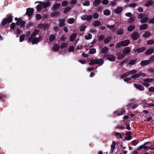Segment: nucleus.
Wrapping results in <instances>:
<instances>
[{
    "mask_svg": "<svg viewBox=\"0 0 154 154\" xmlns=\"http://www.w3.org/2000/svg\"><path fill=\"white\" fill-rule=\"evenodd\" d=\"M130 41L128 40H125L119 42L117 43L115 47L116 48H118L121 46H126L130 43Z\"/></svg>",
    "mask_w": 154,
    "mask_h": 154,
    "instance_id": "nucleus-1",
    "label": "nucleus"
},
{
    "mask_svg": "<svg viewBox=\"0 0 154 154\" xmlns=\"http://www.w3.org/2000/svg\"><path fill=\"white\" fill-rule=\"evenodd\" d=\"M15 20L17 21L16 24L17 25H20V28H22L23 27H24L25 24H26V22L24 21H23L21 18H15Z\"/></svg>",
    "mask_w": 154,
    "mask_h": 154,
    "instance_id": "nucleus-2",
    "label": "nucleus"
},
{
    "mask_svg": "<svg viewBox=\"0 0 154 154\" xmlns=\"http://www.w3.org/2000/svg\"><path fill=\"white\" fill-rule=\"evenodd\" d=\"M34 11V9L33 8H28L26 9V12L24 15H27L28 17H30L33 14Z\"/></svg>",
    "mask_w": 154,
    "mask_h": 154,
    "instance_id": "nucleus-3",
    "label": "nucleus"
},
{
    "mask_svg": "<svg viewBox=\"0 0 154 154\" xmlns=\"http://www.w3.org/2000/svg\"><path fill=\"white\" fill-rule=\"evenodd\" d=\"M92 18V16L91 15H87L85 14L82 15L81 17V19L82 20H87V21H90Z\"/></svg>",
    "mask_w": 154,
    "mask_h": 154,
    "instance_id": "nucleus-4",
    "label": "nucleus"
},
{
    "mask_svg": "<svg viewBox=\"0 0 154 154\" xmlns=\"http://www.w3.org/2000/svg\"><path fill=\"white\" fill-rule=\"evenodd\" d=\"M42 38L41 36H39L38 38L35 37L32 39V43L33 45L37 44L42 40Z\"/></svg>",
    "mask_w": 154,
    "mask_h": 154,
    "instance_id": "nucleus-5",
    "label": "nucleus"
},
{
    "mask_svg": "<svg viewBox=\"0 0 154 154\" xmlns=\"http://www.w3.org/2000/svg\"><path fill=\"white\" fill-rule=\"evenodd\" d=\"M49 27L47 23H40L38 25L39 29L43 28L44 30H47Z\"/></svg>",
    "mask_w": 154,
    "mask_h": 154,
    "instance_id": "nucleus-6",
    "label": "nucleus"
},
{
    "mask_svg": "<svg viewBox=\"0 0 154 154\" xmlns=\"http://www.w3.org/2000/svg\"><path fill=\"white\" fill-rule=\"evenodd\" d=\"M139 37V34L137 32L133 33L131 34V38L133 40H135L137 39Z\"/></svg>",
    "mask_w": 154,
    "mask_h": 154,
    "instance_id": "nucleus-7",
    "label": "nucleus"
},
{
    "mask_svg": "<svg viewBox=\"0 0 154 154\" xmlns=\"http://www.w3.org/2000/svg\"><path fill=\"white\" fill-rule=\"evenodd\" d=\"M116 55L117 56L118 59L121 60L123 59L125 57L124 53H122L121 52H119L116 54Z\"/></svg>",
    "mask_w": 154,
    "mask_h": 154,
    "instance_id": "nucleus-8",
    "label": "nucleus"
},
{
    "mask_svg": "<svg viewBox=\"0 0 154 154\" xmlns=\"http://www.w3.org/2000/svg\"><path fill=\"white\" fill-rule=\"evenodd\" d=\"M36 3H38L39 4L37 5L36 6V10L38 11H40L42 9L43 7L42 2L41 1H37Z\"/></svg>",
    "mask_w": 154,
    "mask_h": 154,
    "instance_id": "nucleus-9",
    "label": "nucleus"
},
{
    "mask_svg": "<svg viewBox=\"0 0 154 154\" xmlns=\"http://www.w3.org/2000/svg\"><path fill=\"white\" fill-rule=\"evenodd\" d=\"M123 109H122L121 110H118L115 111L114 113L115 114H116L117 116H120L124 114L125 113V111L124 110H123Z\"/></svg>",
    "mask_w": 154,
    "mask_h": 154,
    "instance_id": "nucleus-10",
    "label": "nucleus"
},
{
    "mask_svg": "<svg viewBox=\"0 0 154 154\" xmlns=\"http://www.w3.org/2000/svg\"><path fill=\"white\" fill-rule=\"evenodd\" d=\"M134 86L136 88L140 91H143L144 90V87L140 84L134 83Z\"/></svg>",
    "mask_w": 154,
    "mask_h": 154,
    "instance_id": "nucleus-11",
    "label": "nucleus"
},
{
    "mask_svg": "<svg viewBox=\"0 0 154 154\" xmlns=\"http://www.w3.org/2000/svg\"><path fill=\"white\" fill-rule=\"evenodd\" d=\"M7 17L5 18L8 23H10L12 22L13 17L11 14H9L7 15Z\"/></svg>",
    "mask_w": 154,
    "mask_h": 154,
    "instance_id": "nucleus-12",
    "label": "nucleus"
},
{
    "mask_svg": "<svg viewBox=\"0 0 154 154\" xmlns=\"http://www.w3.org/2000/svg\"><path fill=\"white\" fill-rule=\"evenodd\" d=\"M65 19H61L59 20V26L61 28L65 25Z\"/></svg>",
    "mask_w": 154,
    "mask_h": 154,
    "instance_id": "nucleus-13",
    "label": "nucleus"
},
{
    "mask_svg": "<svg viewBox=\"0 0 154 154\" xmlns=\"http://www.w3.org/2000/svg\"><path fill=\"white\" fill-rule=\"evenodd\" d=\"M131 50L129 47H126L123 49L122 51L124 54H127L130 52Z\"/></svg>",
    "mask_w": 154,
    "mask_h": 154,
    "instance_id": "nucleus-14",
    "label": "nucleus"
},
{
    "mask_svg": "<svg viewBox=\"0 0 154 154\" xmlns=\"http://www.w3.org/2000/svg\"><path fill=\"white\" fill-rule=\"evenodd\" d=\"M146 49L145 47H141L138 48L136 49L135 51L136 52L137 51L138 53H140L146 50Z\"/></svg>",
    "mask_w": 154,
    "mask_h": 154,
    "instance_id": "nucleus-15",
    "label": "nucleus"
},
{
    "mask_svg": "<svg viewBox=\"0 0 154 154\" xmlns=\"http://www.w3.org/2000/svg\"><path fill=\"white\" fill-rule=\"evenodd\" d=\"M61 6V4L58 3H55L52 7V9L53 10H57Z\"/></svg>",
    "mask_w": 154,
    "mask_h": 154,
    "instance_id": "nucleus-16",
    "label": "nucleus"
},
{
    "mask_svg": "<svg viewBox=\"0 0 154 154\" xmlns=\"http://www.w3.org/2000/svg\"><path fill=\"white\" fill-rule=\"evenodd\" d=\"M51 4L50 1H47L46 2H42V4L44 8H45L48 7Z\"/></svg>",
    "mask_w": 154,
    "mask_h": 154,
    "instance_id": "nucleus-17",
    "label": "nucleus"
},
{
    "mask_svg": "<svg viewBox=\"0 0 154 154\" xmlns=\"http://www.w3.org/2000/svg\"><path fill=\"white\" fill-rule=\"evenodd\" d=\"M149 63V60H144L142 61L140 63V65L141 66H144L148 65Z\"/></svg>",
    "mask_w": 154,
    "mask_h": 154,
    "instance_id": "nucleus-18",
    "label": "nucleus"
},
{
    "mask_svg": "<svg viewBox=\"0 0 154 154\" xmlns=\"http://www.w3.org/2000/svg\"><path fill=\"white\" fill-rule=\"evenodd\" d=\"M96 64H99L100 66H101L104 63L103 60L101 59H96Z\"/></svg>",
    "mask_w": 154,
    "mask_h": 154,
    "instance_id": "nucleus-19",
    "label": "nucleus"
},
{
    "mask_svg": "<svg viewBox=\"0 0 154 154\" xmlns=\"http://www.w3.org/2000/svg\"><path fill=\"white\" fill-rule=\"evenodd\" d=\"M123 10L122 7H118L115 9L114 12L116 14H119L121 13Z\"/></svg>",
    "mask_w": 154,
    "mask_h": 154,
    "instance_id": "nucleus-20",
    "label": "nucleus"
},
{
    "mask_svg": "<svg viewBox=\"0 0 154 154\" xmlns=\"http://www.w3.org/2000/svg\"><path fill=\"white\" fill-rule=\"evenodd\" d=\"M107 59L110 61H114L116 59V57L113 55H110L108 56Z\"/></svg>",
    "mask_w": 154,
    "mask_h": 154,
    "instance_id": "nucleus-21",
    "label": "nucleus"
},
{
    "mask_svg": "<svg viewBox=\"0 0 154 154\" xmlns=\"http://www.w3.org/2000/svg\"><path fill=\"white\" fill-rule=\"evenodd\" d=\"M154 49L152 48H149L147 49L145 52V54L146 55H150L152 54L154 52Z\"/></svg>",
    "mask_w": 154,
    "mask_h": 154,
    "instance_id": "nucleus-22",
    "label": "nucleus"
},
{
    "mask_svg": "<svg viewBox=\"0 0 154 154\" xmlns=\"http://www.w3.org/2000/svg\"><path fill=\"white\" fill-rule=\"evenodd\" d=\"M53 51L57 52L59 50V45L57 44H55L53 47Z\"/></svg>",
    "mask_w": 154,
    "mask_h": 154,
    "instance_id": "nucleus-23",
    "label": "nucleus"
},
{
    "mask_svg": "<svg viewBox=\"0 0 154 154\" xmlns=\"http://www.w3.org/2000/svg\"><path fill=\"white\" fill-rule=\"evenodd\" d=\"M152 35L151 33L148 31H146L144 33L143 35V36L145 38H147L148 37L151 36Z\"/></svg>",
    "mask_w": 154,
    "mask_h": 154,
    "instance_id": "nucleus-24",
    "label": "nucleus"
},
{
    "mask_svg": "<svg viewBox=\"0 0 154 154\" xmlns=\"http://www.w3.org/2000/svg\"><path fill=\"white\" fill-rule=\"evenodd\" d=\"M153 3V2L152 0H147L146 2L145 6L147 7L150 6L152 5Z\"/></svg>",
    "mask_w": 154,
    "mask_h": 154,
    "instance_id": "nucleus-25",
    "label": "nucleus"
},
{
    "mask_svg": "<svg viewBox=\"0 0 154 154\" xmlns=\"http://www.w3.org/2000/svg\"><path fill=\"white\" fill-rule=\"evenodd\" d=\"M135 28V26L134 25L131 24L129 26L127 29V30L128 31H131L134 30Z\"/></svg>",
    "mask_w": 154,
    "mask_h": 154,
    "instance_id": "nucleus-26",
    "label": "nucleus"
},
{
    "mask_svg": "<svg viewBox=\"0 0 154 154\" xmlns=\"http://www.w3.org/2000/svg\"><path fill=\"white\" fill-rule=\"evenodd\" d=\"M76 33H74L72 34L70 36L69 39L70 41V42H72L74 41L76 37Z\"/></svg>",
    "mask_w": 154,
    "mask_h": 154,
    "instance_id": "nucleus-27",
    "label": "nucleus"
},
{
    "mask_svg": "<svg viewBox=\"0 0 154 154\" xmlns=\"http://www.w3.org/2000/svg\"><path fill=\"white\" fill-rule=\"evenodd\" d=\"M92 24L94 26H100L101 25V23L100 21L96 20L93 21Z\"/></svg>",
    "mask_w": 154,
    "mask_h": 154,
    "instance_id": "nucleus-28",
    "label": "nucleus"
},
{
    "mask_svg": "<svg viewBox=\"0 0 154 154\" xmlns=\"http://www.w3.org/2000/svg\"><path fill=\"white\" fill-rule=\"evenodd\" d=\"M92 35L89 33H87L85 36V39L89 40L92 38Z\"/></svg>",
    "mask_w": 154,
    "mask_h": 154,
    "instance_id": "nucleus-29",
    "label": "nucleus"
},
{
    "mask_svg": "<svg viewBox=\"0 0 154 154\" xmlns=\"http://www.w3.org/2000/svg\"><path fill=\"white\" fill-rule=\"evenodd\" d=\"M148 25L147 24H144L140 26V29L141 30H144L147 28Z\"/></svg>",
    "mask_w": 154,
    "mask_h": 154,
    "instance_id": "nucleus-30",
    "label": "nucleus"
},
{
    "mask_svg": "<svg viewBox=\"0 0 154 154\" xmlns=\"http://www.w3.org/2000/svg\"><path fill=\"white\" fill-rule=\"evenodd\" d=\"M60 14V12L59 11H54L52 13L51 15L52 17L57 16L59 15Z\"/></svg>",
    "mask_w": 154,
    "mask_h": 154,
    "instance_id": "nucleus-31",
    "label": "nucleus"
},
{
    "mask_svg": "<svg viewBox=\"0 0 154 154\" xmlns=\"http://www.w3.org/2000/svg\"><path fill=\"white\" fill-rule=\"evenodd\" d=\"M89 64L90 66H94L95 64H96V59H92L91 60Z\"/></svg>",
    "mask_w": 154,
    "mask_h": 154,
    "instance_id": "nucleus-32",
    "label": "nucleus"
},
{
    "mask_svg": "<svg viewBox=\"0 0 154 154\" xmlns=\"http://www.w3.org/2000/svg\"><path fill=\"white\" fill-rule=\"evenodd\" d=\"M149 20V19L148 17H146L140 20V22L142 23H145L147 22Z\"/></svg>",
    "mask_w": 154,
    "mask_h": 154,
    "instance_id": "nucleus-33",
    "label": "nucleus"
},
{
    "mask_svg": "<svg viewBox=\"0 0 154 154\" xmlns=\"http://www.w3.org/2000/svg\"><path fill=\"white\" fill-rule=\"evenodd\" d=\"M67 22L69 24H72L73 23L75 22V19L73 18H70L68 19L67 20Z\"/></svg>",
    "mask_w": 154,
    "mask_h": 154,
    "instance_id": "nucleus-34",
    "label": "nucleus"
},
{
    "mask_svg": "<svg viewBox=\"0 0 154 154\" xmlns=\"http://www.w3.org/2000/svg\"><path fill=\"white\" fill-rule=\"evenodd\" d=\"M56 38V36L55 35H51L49 37V41L50 42H51L55 40Z\"/></svg>",
    "mask_w": 154,
    "mask_h": 154,
    "instance_id": "nucleus-35",
    "label": "nucleus"
},
{
    "mask_svg": "<svg viewBox=\"0 0 154 154\" xmlns=\"http://www.w3.org/2000/svg\"><path fill=\"white\" fill-rule=\"evenodd\" d=\"M108 50L109 49L107 47H104L102 49L101 53L103 54L106 53Z\"/></svg>",
    "mask_w": 154,
    "mask_h": 154,
    "instance_id": "nucleus-36",
    "label": "nucleus"
},
{
    "mask_svg": "<svg viewBox=\"0 0 154 154\" xmlns=\"http://www.w3.org/2000/svg\"><path fill=\"white\" fill-rule=\"evenodd\" d=\"M103 13L104 15H109L110 14V11L108 9L104 10Z\"/></svg>",
    "mask_w": 154,
    "mask_h": 154,
    "instance_id": "nucleus-37",
    "label": "nucleus"
},
{
    "mask_svg": "<svg viewBox=\"0 0 154 154\" xmlns=\"http://www.w3.org/2000/svg\"><path fill=\"white\" fill-rule=\"evenodd\" d=\"M111 38L109 37H108L105 38L104 40V42L105 43H107L110 41Z\"/></svg>",
    "mask_w": 154,
    "mask_h": 154,
    "instance_id": "nucleus-38",
    "label": "nucleus"
},
{
    "mask_svg": "<svg viewBox=\"0 0 154 154\" xmlns=\"http://www.w3.org/2000/svg\"><path fill=\"white\" fill-rule=\"evenodd\" d=\"M101 2V0H95L94 3V5L95 7L97 6V5H99Z\"/></svg>",
    "mask_w": 154,
    "mask_h": 154,
    "instance_id": "nucleus-39",
    "label": "nucleus"
},
{
    "mask_svg": "<svg viewBox=\"0 0 154 154\" xmlns=\"http://www.w3.org/2000/svg\"><path fill=\"white\" fill-rule=\"evenodd\" d=\"M71 8L70 7H66L63 11V13L65 14H67L68 12L71 10Z\"/></svg>",
    "mask_w": 154,
    "mask_h": 154,
    "instance_id": "nucleus-40",
    "label": "nucleus"
},
{
    "mask_svg": "<svg viewBox=\"0 0 154 154\" xmlns=\"http://www.w3.org/2000/svg\"><path fill=\"white\" fill-rule=\"evenodd\" d=\"M153 81L152 79H143V82H152Z\"/></svg>",
    "mask_w": 154,
    "mask_h": 154,
    "instance_id": "nucleus-41",
    "label": "nucleus"
},
{
    "mask_svg": "<svg viewBox=\"0 0 154 154\" xmlns=\"http://www.w3.org/2000/svg\"><path fill=\"white\" fill-rule=\"evenodd\" d=\"M96 52V49L94 48H92L90 49V51H89V53L90 54H93L95 53Z\"/></svg>",
    "mask_w": 154,
    "mask_h": 154,
    "instance_id": "nucleus-42",
    "label": "nucleus"
},
{
    "mask_svg": "<svg viewBox=\"0 0 154 154\" xmlns=\"http://www.w3.org/2000/svg\"><path fill=\"white\" fill-rule=\"evenodd\" d=\"M137 70L133 69L131 71H129L127 72V75H129L130 74H133L136 73L137 72Z\"/></svg>",
    "mask_w": 154,
    "mask_h": 154,
    "instance_id": "nucleus-43",
    "label": "nucleus"
},
{
    "mask_svg": "<svg viewBox=\"0 0 154 154\" xmlns=\"http://www.w3.org/2000/svg\"><path fill=\"white\" fill-rule=\"evenodd\" d=\"M124 31L123 29H118L117 31V33L119 35H122L123 34Z\"/></svg>",
    "mask_w": 154,
    "mask_h": 154,
    "instance_id": "nucleus-44",
    "label": "nucleus"
},
{
    "mask_svg": "<svg viewBox=\"0 0 154 154\" xmlns=\"http://www.w3.org/2000/svg\"><path fill=\"white\" fill-rule=\"evenodd\" d=\"M25 36V35L24 34H22L20 36L19 39L20 42H22L24 40Z\"/></svg>",
    "mask_w": 154,
    "mask_h": 154,
    "instance_id": "nucleus-45",
    "label": "nucleus"
},
{
    "mask_svg": "<svg viewBox=\"0 0 154 154\" xmlns=\"http://www.w3.org/2000/svg\"><path fill=\"white\" fill-rule=\"evenodd\" d=\"M35 36V35L33 33L32 34L30 37L28 38V42H30L31 41L32 39H33Z\"/></svg>",
    "mask_w": 154,
    "mask_h": 154,
    "instance_id": "nucleus-46",
    "label": "nucleus"
},
{
    "mask_svg": "<svg viewBox=\"0 0 154 154\" xmlns=\"http://www.w3.org/2000/svg\"><path fill=\"white\" fill-rule=\"evenodd\" d=\"M69 4V2L66 1H64L62 2L61 3V5L62 7H65L67 6Z\"/></svg>",
    "mask_w": 154,
    "mask_h": 154,
    "instance_id": "nucleus-47",
    "label": "nucleus"
},
{
    "mask_svg": "<svg viewBox=\"0 0 154 154\" xmlns=\"http://www.w3.org/2000/svg\"><path fill=\"white\" fill-rule=\"evenodd\" d=\"M83 5L84 6H89L90 5V1L88 0L85 1L83 2Z\"/></svg>",
    "mask_w": 154,
    "mask_h": 154,
    "instance_id": "nucleus-48",
    "label": "nucleus"
},
{
    "mask_svg": "<svg viewBox=\"0 0 154 154\" xmlns=\"http://www.w3.org/2000/svg\"><path fill=\"white\" fill-rule=\"evenodd\" d=\"M139 141L137 140H135L131 141V143L132 145L133 146L136 145L138 143Z\"/></svg>",
    "mask_w": 154,
    "mask_h": 154,
    "instance_id": "nucleus-49",
    "label": "nucleus"
},
{
    "mask_svg": "<svg viewBox=\"0 0 154 154\" xmlns=\"http://www.w3.org/2000/svg\"><path fill=\"white\" fill-rule=\"evenodd\" d=\"M8 23V22L6 19L4 18L2 20L1 23V24L2 26H4Z\"/></svg>",
    "mask_w": 154,
    "mask_h": 154,
    "instance_id": "nucleus-50",
    "label": "nucleus"
},
{
    "mask_svg": "<svg viewBox=\"0 0 154 154\" xmlns=\"http://www.w3.org/2000/svg\"><path fill=\"white\" fill-rule=\"evenodd\" d=\"M93 17L94 19H97L99 16V15L98 13H94L93 15Z\"/></svg>",
    "mask_w": 154,
    "mask_h": 154,
    "instance_id": "nucleus-51",
    "label": "nucleus"
},
{
    "mask_svg": "<svg viewBox=\"0 0 154 154\" xmlns=\"http://www.w3.org/2000/svg\"><path fill=\"white\" fill-rule=\"evenodd\" d=\"M135 19V17H131L130 18H129L128 20V22L129 23H131L134 21Z\"/></svg>",
    "mask_w": 154,
    "mask_h": 154,
    "instance_id": "nucleus-52",
    "label": "nucleus"
},
{
    "mask_svg": "<svg viewBox=\"0 0 154 154\" xmlns=\"http://www.w3.org/2000/svg\"><path fill=\"white\" fill-rule=\"evenodd\" d=\"M116 144L115 142L114 141L112 142V144L111 145V149L114 150L116 146Z\"/></svg>",
    "mask_w": 154,
    "mask_h": 154,
    "instance_id": "nucleus-53",
    "label": "nucleus"
},
{
    "mask_svg": "<svg viewBox=\"0 0 154 154\" xmlns=\"http://www.w3.org/2000/svg\"><path fill=\"white\" fill-rule=\"evenodd\" d=\"M154 43V39L149 40L147 41L146 44L147 45H151Z\"/></svg>",
    "mask_w": 154,
    "mask_h": 154,
    "instance_id": "nucleus-54",
    "label": "nucleus"
},
{
    "mask_svg": "<svg viewBox=\"0 0 154 154\" xmlns=\"http://www.w3.org/2000/svg\"><path fill=\"white\" fill-rule=\"evenodd\" d=\"M41 16L40 14H37L36 15L35 18L36 20H39L41 18Z\"/></svg>",
    "mask_w": 154,
    "mask_h": 154,
    "instance_id": "nucleus-55",
    "label": "nucleus"
},
{
    "mask_svg": "<svg viewBox=\"0 0 154 154\" xmlns=\"http://www.w3.org/2000/svg\"><path fill=\"white\" fill-rule=\"evenodd\" d=\"M125 126H120V125H118L117 126H116V127H115V129H120L121 130H122L125 127Z\"/></svg>",
    "mask_w": 154,
    "mask_h": 154,
    "instance_id": "nucleus-56",
    "label": "nucleus"
},
{
    "mask_svg": "<svg viewBox=\"0 0 154 154\" xmlns=\"http://www.w3.org/2000/svg\"><path fill=\"white\" fill-rule=\"evenodd\" d=\"M104 38V36L102 35H100L98 37V39L99 42H100V41L103 40Z\"/></svg>",
    "mask_w": 154,
    "mask_h": 154,
    "instance_id": "nucleus-57",
    "label": "nucleus"
},
{
    "mask_svg": "<svg viewBox=\"0 0 154 154\" xmlns=\"http://www.w3.org/2000/svg\"><path fill=\"white\" fill-rule=\"evenodd\" d=\"M136 60H131L128 63V65H133L134 64Z\"/></svg>",
    "mask_w": 154,
    "mask_h": 154,
    "instance_id": "nucleus-58",
    "label": "nucleus"
},
{
    "mask_svg": "<svg viewBox=\"0 0 154 154\" xmlns=\"http://www.w3.org/2000/svg\"><path fill=\"white\" fill-rule=\"evenodd\" d=\"M74 48L73 46H70L68 48V51L69 52H72L74 50Z\"/></svg>",
    "mask_w": 154,
    "mask_h": 154,
    "instance_id": "nucleus-59",
    "label": "nucleus"
},
{
    "mask_svg": "<svg viewBox=\"0 0 154 154\" xmlns=\"http://www.w3.org/2000/svg\"><path fill=\"white\" fill-rule=\"evenodd\" d=\"M130 106H131L132 109H134L136 108L137 106L136 104L132 103L130 104Z\"/></svg>",
    "mask_w": 154,
    "mask_h": 154,
    "instance_id": "nucleus-60",
    "label": "nucleus"
},
{
    "mask_svg": "<svg viewBox=\"0 0 154 154\" xmlns=\"http://www.w3.org/2000/svg\"><path fill=\"white\" fill-rule=\"evenodd\" d=\"M23 31L22 30L19 28L17 29L16 32V34L17 35H19Z\"/></svg>",
    "mask_w": 154,
    "mask_h": 154,
    "instance_id": "nucleus-61",
    "label": "nucleus"
},
{
    "mask_svg": "<svg viewBox=\"0 0 154 154\" xmlns=\"http://www.w3.org/2000/svg\"><path fill=\"white\" fill-rule=\"evenodd\" d=\"M39 29H35V30L33 32V33L36 36L38 34L39 32Z\"/></svg>",
    "mask_w": 154,
    "mask_h": 154,
    "instance_id": "nucleus-62",
    "label": "nucleus"
},
{
    "mask_svg": "<svg viewBox=\"0 0 154 154\" xmlns=\"http://www.w3.org/2000/svg\"><path fill=\"white\" fill-rule=\"evenodd\" d=\"M77 2V0H72L70 2V4H71L72 5H75Z\"/></svg>",
    "mask_w": 154,
    "mask_h": 154,
    "instance_id": "nucleus-63",
    "label": "nucleus"
},
{
    "mask_svg": "<svg viewBox=\"0 0 154 154\" xmlns=\"http://www.w3.org/2000/svg\"><path fill=\"white\" fill-rule=\"evenodd\" d=\"M131 77L132 79L138 78V77H139L138 74V73H137L134 74L131 76Z\"/></svg>",
    "mask_w": 154,
    "mask_h": 154,
    "instance_id": "nucleus-64",
    "label": "nucleus"
}]
</instances>
